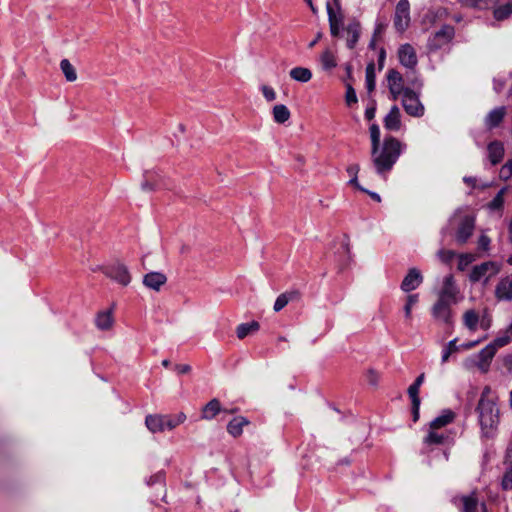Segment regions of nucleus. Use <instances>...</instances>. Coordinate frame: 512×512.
Returning a JSON list of instances; mask_svg holds the SVG:
<instances>
[{
  "instance_id": "nucleus-1",
  "label": "nucleus",
  "mask_w": 512,
  "mask_h": 512,
  "mask_svg": "<svg viewBox=\"0 0 512 512\" xmlns=\"http://www.w3.org/2000/svg\"><path fill=\"white\" fill-rule=\"evenodd\" d=\"M406 145L394 136H386L382 144L371 149V161L377 174L386 177L393 169Z\"/></svg>"
},
{
  "instance_id": "nucleus-2",
  "label": "nucleus",
  "mask_w": 512,
  "mask_h": 512,
  "mask_svg": "<svg viewBox=\"0 0 512 512\" xmlns=\"http://www.w3.org/2000/svg\"><path fill=\"white\" fill-rule=\"evenodd\" d=\"M490 395L491 388L489 386L484 387L477 406L481 430L487 437H490L495 433L500 423V412L497 407V399L490 397Z\"/></svg>"
},
{
  "instance_id": "nucleus-3",
  "label": "nucleus",
  "mask_w": 512,
  "mask_h": 512,
  "mask_svg": "<svg viewBox=\"0 0 512 512\" xmlns=\"http://www.w3.org/2000/svg\"><path fill=\"white\" fill-rule=\"evenodd\" d=\"M453 220L456 221L455 241L459 245L466 244L475 230L476 215L469 213L463 209H458L453 215Z\"/></svg>"
},
{
  "instance_id": "nucleus-4",
  "label": "nucleus",
  "mask_w": 512,
  "mask_h": 512,
  "mask_svg": "<svg viewBox=\"0 0 512 512\" xmlns=\"http://www.w3.org/2000/svg\"><path fill=\"white\" fill-rule=\"evenodd\" d=\"M501 264L496 261H486L472 267L469 280L472 283L483 282L487 285L491 278L499 274Z\"/></svg>"
},
{
  "instance_id": "nucleus-5",
  "label": "nucleus",
  "mask_w": 512,
  "mask_h": 512,
  "mask_svg": "<svg viewBox=\"0 0 512 512\" xmlns=\"http://www.w3.org/2000/svg\"><path fill=\"white\" fill-rule=\"evenodd\" d=\"M330 33L333 37H340L343 28L344 15L340 0H332L326 4Z\"/></svg>"
},
{
  "instance_id": "nucleus-6",
  "label": "nucleus",
  "mask_w": 512,
  "mask_h": 512,
  "mask_svg": "<svg viewBox=\"0 0 512 512\" xmlns=\"http://www.w3.org/2000/svg\"><path fill=\"white\" fill-rule=\"evenodd\" d=\"M401 104L405 112L412 117H422L425 113V107L422 104L419 94L410 88H406L400 96Z\"/></svg>"
},
{
  "instance_id": "nucleus-7",
  "label": "nucleus",
  "mask_w": 512,
  "mask_h": 512,
  "mask_svg": "<svg viewBox=\"0 0 512 512\" xmlns=\"http://www.w3.org/2000/svg\"><path fill=\"white\" fill-rule=\"evenodd\" d=\"M455 37V28L452 25L444 24L427 41V48L435 52L447 44H450Z\"/></svg>"
},
{
  "instance_id": "nucleus-8",
  "label": "nucleus",
  "mask_w": 512,
  "mask_h": 512,
  "mask_svg": "<svg viewBox=\"0 0 512 512\" xmlns=\"http://www.w3.org/2000/svg\"><path fill=\"white\" fill-rule=\"evenodd\" d=\"M410 21L409 0H399L394 15V26L396 30L403 33L409 27Z\"/></svg>"
},
{
  "instance_id": "nucleus-9",
  "label": "nucleus",
  "mask_w": 512,
  "mask_h": 512,
  "mask_svg": "<svg viewBox=\"0 0 512 512\" xmlns=\"http://www.w3.org/2000/svg\"><path fill=\"white\" fill-rule=\"evenodd\" d=\"M387 86L393 100H397L404 93V79L396 69H389L387 72Z\"/></svg>"
},
{
  "instance_id": "nucleus-10",
  "label": "nucleus",
  "mask_w": 512,
  "mask_h": 512,
  "mask_svg": "<svg viewBox=\"0 0 512 512\" xmlns=\"http://www.w3.org/2000/svg\"><path fill=\"white\" fill-rule=\"evenodd\" d=\"M453 302L445 300H437L432 306L431 313L435 321L445 325H452V310L451 304Z\"/></svg>"
},
{
  "instance_id": "nucleus-11",
  "label": "nucleus",
  "mask_w": 512,
  "mask_h": 512,
  "mask_svg": "<svg viewBox=\"0 0 512 512\" xmlns=\"http://www.w3.org/2000/svg\"><path fill=\"white\" fill-rule=\"evenodd\" d=\"M398 59L402 66L407 69H415L418 64V58L414 47L405 43L398 48Z\"/></svg>"
},
{
  "instance_id": "nucleus-12",
  "label": "nucleus",
  "mask_w": 512,
  "mask_h": 512,
  "mask_svg": "<svg viewBox=\"0 0 512 512\" xmlns=\"http://www.w3.org/2000/svg\"><path fill=\"white\" fill-rule=\"evenodd\" d=\"M459 294V289L452 274H449L443 279L442 289L438 293L439 300L456 302Z\"/></svg>"
},
{
  "instance_id": "nucleus-13",
  "label": "nucleus",
  "mask_w": 512,
  "mask_h": 512,
  "mask_svg": "<svg viewBox=\"0 0 512 512\" xmlns=\"http://www.w3.org/2000/svg\"><path fill=\"white\" fill-rule=\"evenodd\" d=\"M494 295L497 301H512V274L502 277L497 282Z\"/></svg>"
},
{
  "instance_id": "nucleus-14",
  "label": "nucleus",
  "mask_w": 512,
  "mask_h": 512,
  "mask_svg": "<svg viewBox=\"0 0 512 512\" xmlns=\"http://www.w3.org/2000/svg\"><path fill=\"white\" fill-rule=\"evenodd\" d=\"M107 276L122 286H128L131 282L129 270L123 264L110 266L107 270Z\"/></svg>"
},
{
  "instance_id": "nucleus-15",
  "label": "nucleus",
  "mask_w": 512,
  "mask_h": 512,
  "mask_svg": "<svg viewBox=\"0 0 512 512\" xmlns=\"http://www.w3.org/2000/svg\"><path fill=\"white\" fill-rule=\"evenodd\" d=\"M423 282V276L417 268L409 269L407 275L401 283V290L405 293L417 289Z\"/></svg>"
},
{
  "instance_id": "nucleus-16",
  "label": "nucleus",
  "mask_w": 512,
  "mask_h": 512,
  "mask_svg": "<svg viewBox=\"0 0 512 512\" xmlns=\"http://www.w3.org/2000/svg\"><path fill=\"white\" fill-rule=\"evenodd\" d=\"M143 284L148 289L159 291L163 285L167 282L165 274L157 271H151L143 276Z\"/></svg>"
},
{
  "instance_id": "nucleus-17",
  "label": "nucleus",
  "mask_w": 512,
  "mask_h": 512,
  "mask_svg": "<svg viewBox=\"0 0 512 512\" xmlns=\"http://www.w3.org/2000/svg\"><path fill=\"white\" fill-rule=\"evenodd\" d=\"M384 127L388 131H399L402 126L401 112L397 105H393L383 119Z\"/></svg>"
},
{
  "instance_id": "nucleus-18",
  "label": "nucleus",
  "mask_w": 512,
  "mask_h": 512,
  "mask_svg": "<svg viewBox=\"0 0 512 512\" xmlns=\"http://www.w3.org/2000/svg\"><path fill=\"white\" fill-rule=\"evenodd\" d=\"M451 441V436L448 433L433 429L429 426L427 435L424 438V443L428 446L443 445Z\"/></svg>"
},
{
  "instance_id": "nucleus-19",
  "label": "nucleus",
  "mask_w": 512,
  "mask_h": 512,
  "mask_svg": "<svg viewBox=\"0 0 512 512\" xmlns=\"http://www.w3.org/2000/svg\"><path fill=\"white\" fill-rule=\"evenodd\" d=\"M342 37H345L349 49H353L360 37V23L356 20L350 22L345 28Z\"/></svg>"
},
{
  "instance_id": "nucleus-20",
  "label": "nucleus",
  "mask_w": 512,
  "mask_h": 512,
  "mask_svg": "<svg viewBox=\"0 0 512 512\" xmlns=\"http://www.w3.org/2000/svg\"><path fill=\"white\" fill-rule=\"evenodd\" d=\"M506 115L504 106L494 108L485 117L484 123L488 130H492L500 125Z\"/></svg>"
},
{
  "instance_id": "nucleus-21",
  "label": "nucleus",
  "mask_w": 512,
  "mask_h": 512,
  "mask_svg": "<svg viewBox=\"0 0 512 512\" xmlns=\"http://www.w3.org/2000/svg\"><path fill=\"white\" fill-rule=\"evenodd\" d=\"M487 151L489 161L493 166L499 164L504 158L505 149L500 141L490 142L487 146Z\"/></svg>"
},
{
  "instance_id": "nucleus-22",
  "label": "nucleus",
  "mask_w": 512,
  "mask_h": 512,
  "mask_svg": "<svg viewBox=\"0 0 512 512\" xmlns=\"http://www.w3.org/2000/svg\"><path fill=\"white\" fill-rule=\"evenodd\" d=\"M453 503L455 505L462 503L461 512H475L478 506V500L475 496V493L461 497H454Z\"/></svg>"
},
{
  "instance_id": "nucleus-23",
  "label": "nucleus",
  "mask_w": 512,
  "mask_h": 512,
  "mask_svg": "<svg viewBox=\"0 0 512 512\" xmlns=\"http://www.w3.org/2000/svg\"><path fill=\"white\" fill-rule=\"evenodd\" d=\"M145 425L152 433H160L165 431L164 415L152 414L146 416Z\"/></svg>"
},
{
  "instance_id": "nucleus-24",
  "label": "nucleus",
  "mask_w": 512,
  "mask_h": 512,
  "mask_svg": "<svg viewBox=\"0 0 512 512\" xmlns=\"http://www.w3.org/2000/svg\"><path fill=\"white\" fill-rule=\"evenodd\" d=\"M249 423V420L243 416L234 417L227 424V431L233 437H239L243 433V427Z\"/></svg>"
},
{
  "instance_id": "nucleus-25",
  "label": "nucleus",
  "mask_w": 512,
  "mask_h": 512,
  "mask_svg": "<svg viewBox=\"0 0 512 512\" xmlns=\"http://www.w3.org/2000/svg\"><path fill=\"white\" fill-rule=\"evenodd\" d=\"M495 354H496V352L494 350V347L492 345H490V344L486 345L478 353L479 362H478L477 366L482 371H487V368H488L491 360L495 356Z\"/></svg>"
},
{
  "instance_id": "nucleus-26",
  "label": "nucleus",
  "mask_w": 512,
  "mask_h": 512,
  "mask_svg": "<svg viewBox=\"0 0 512 512\" xmlns=\"http://www.w3.org/2000/svg\"><path fill=\"white\" fill-rule=\"evenodd\" d=\"M300 298V293L296 290L287 291L280 294L274 303L273 310L275 312L281 311L290 301Z\"/></svg>"
},
{
  "instance_id": "nucleus-27",
  "label": "nucleus",
  "mask_w": 512,
  "mask_h": 512,
  "mask_svg": "<svg viewBox=\"0 0 512 512\" xmlns=\"http://www.w3.org/2000/svg\"><path fill=\"white\" fill-rule=\"evenodd\" d=\"M454 418H455L454 412L449 410V409H447V410H444L441 415H439L434 420H432L430 422L429 426H431L433 429H439L440 430L441 428H443L446 425H448L451 422H453Z\"/></svg>"
},
{
  "instance_id": "nucleus-28",
  "label": "nucleus",
  "mask_w": 512,
  "mask_h": 512,
  "mask_svg": "<svg viewBox=\"0 0 512 512\" xmlns=\"http://www.w3.org/2000/svg\"><path fill=\"white\" fill-rule=\"evenodd\" d=\"M273 119L278 124L286 123L290 117L291 113L288 107L284 104H277L272 108Z\"/></svg>"
},
{
  "instance_id": "nucleus-29",
  "label": "nucleus",
  "mask_w": 512,
  "mask_h": 512,
  "mask_svg": "<svg viewBox=\"0 0 512 512\" xmlns=\"http://www.w3.org/2000/svg\"><path fill=\"white\" fill-rule=\"evenodd\" d=\"M113 314L111 310L102 311L96 316V326L100 330H109L113 326Z\"/></svg>"
},
{
  "instance_id": "nucleus-30",
  "label": "nucleus",
  "mask_w": 512,
  "mask_h": 512,
  "mask_svg": "<svg viewBox=\"0 0 512 512\" xmlns=\"http://www.w3.org/2000/svg\"><path fill=\"white\" fill-rule=\"evenodd\" d=\"M220 410L221 404L218 399L214 398L203 407L202 418L211 420L220 412Z\"/></svg>"
},
{
  "instance_id": "nucleus-31",
  "label": "nucleus",
  "mask_w": 512,
  "mask_h": 512,
  "mask_svg": "<svg viewBox=\"0 0 512 512\" xmlns=\"http://www.w3.org/2000/svg\"><path fill=\"white\" fill-rule=\"evenodd\" d=\"M289 74L293 80L301 83H307L312 78V72L305 67H295L290 70Z\"/></svg>"
},
{
  "instance_id": "nucleus-32",
  "label": "nucleus",
  "mask_w": 512,
  "mask_h": 512,
  "mask_svg": "<svg viewBox=\"0 0 512 512\" xmlns=\"http://www.w3.org/2000/svg\"><path fill=\"white\" fill-rule=\"evenodd\" d=\"M365 83L368 93H372L376 87V71L374 62H370L366 66Z\"/></svg>"
},
{
  "instance_id": "nucleus-33",
  "label": "nucleus",
  "mask_w": 512,
  "mask_h": 512,
  "mask_svg": "<svg viewBox=\"0 0 512 512\" xmlns=\"http://www.w3.org/2000/svg\"><path fill=\"white\" fill-rule=\"evenodd\" d=\"M260 325L257 321L240 324L236 329V334L239 339H243L249 334L255 333L259 330Z\"/></svg>"
},
{
  "instance_id": "nucleus-34",
  "label": "nucleus",
  "mask_w": 512,
  "mask_h": 512,
  "mask_svg": "<svg viewBox=\"0 0 512 512\" xmlns=\"http://www.w3.org/2000/svg\"><path fill=\"white\" fill-rule=\"evenodd\" d=\"M463 323L470 331H475L479 323V315L475 310L469 309L463 314Z\"/></svg>"
},
{
  "instance_id": "nucleus-35",
  "label": "nucleus",
  "mask_w": 512,
  "mask_h": 512,
  "mask_svg": "<svg viewBox=\"0 0 512 512\" xmlns=\"http://www.w3.org/2000/svg\"><path fill=\"white\" fill-rule=\"evenodd\" d=\"M60 68L68 82H74L77 80V72L74 66L68 59H62L60 62Z\"/></svg>"
},
{
  "instance_id": "nucleus-36",
  "label": "nucleus",
  "mask_w": 512,
  "mask_h": 512,
  "mask_svg": "<svg viewBox=\"0 0 512 512\" xmlns=\"http://www.w3.org/2000/svg\"><path fill=\"white\" fill-rule=\"evenodd\" d=\"M506 469L501 480V488L512 490V459H505Z\"/></svg>"
},
{
  "instance_id": "nucleus-37",
  "label": "nucleus",
  "mask_w": 512,
  "mask_h": 512,
  "mask_svg": "<svg viewBox=\"0 0 512 512\" xmlns=\"http://www.w3.org/2000/svg\"><path fill=\"white\" fill-rule=\"evenodd\" d=\"M408 395L411 398L413 410H414V420L418 419L419 415V407H420V398H419V387L410 385L408 388Z\"/></svg>"
},
{
  "instance_id": "nucleus-38",
  "label": "nucleus",
  "mask_w": 512,
  "mask_h": 512,
  "mask_svg": "<svg viewBox=\"0 0 512 512\" xmlns=\"http://www.w3.org/2000/svg\"><path fill=\"white\" fill-rule=\"evenodd\" d=\"M320 60L324 70H332L337 66L336 57L329 49L321 54Z\"/></svg>"
},
{
  "instance_id": "nucleus-39",
  "label": "nucleus",
  "mask_w": 512,
  "mask_h": 512,
  "mask_svg": "<svg viewBox=\"0 0 512 512\" xmlns=\"http://www.w3.org/2000/svg\"><path fill=\"white\" fill-rule=\"evenodd\" d=\"M512 14V2H508L502 6H499L494 9L493 15L494 18L498 21H502L510 17Z\"/></svg>"
},
{
  "instance_id": "nucleus-40",
  "label": "nucleus",
  "mask_w": 512,
  "mask_h": 512,
  "mask_svg": "<svg viewBox=\"0 0 512 512\" xmlns=\"http://www.w3.org/2000/svg\"><path fill=\"white\" fill-rule=\"evenodd\" d=\"M477 248H478V251L484 253L485 255L490 254L491 239L485 232H482L479 235L478 240H477Z\"/></svg>"
},
{
  "instance_id": "nucleus-41",
  "label": "nucleus",
  "mask_w": 512,
  "mask_h": 512,
  "mask_svg": "<svg viewBox=\"0 0 512 512\" xmlns=\"http://www.w3.org/2000/svg\"><path fill=\"white\" fill-rule=\"evenodd\" d=\"M369 134H370V140H371V149L382 144L380 128L376 123H373L372 125H370Z\"/></svg>"
},
{
  "instance_id": "nucleus-42",
  "label": "nucleus",
  "mask_w": 512,
  "mask_h": 512,
  "mask_svg": "<svg viewBox=\"0 0 512 512\" xmlns=\"http://www.w3.org/2000/svg\"><path fill=\"white\" fill-rule=\"evenodd\" d=\"M419 301V295L418 294H409L407 296V301H406V304L404 306V313H405V318L407 320H411L412 319V307L414 305H416Z\"/></svg>"
},
{
  "instance_id": "nucleus-43",
  "label": "nucleus",
  "mask_w": 512,
  "mask_h": 512,
  "mask_svg": "<svg viewBox=\"0 0 512 512\" xmlns=\"http://www.w3.org/2000/svg\"><path fill=\"white\" fill-rule=\"evenodd\" d=\"M475 257L471 253H462L458 256V270L464 271L472 262Z\"/></svg>"
},
{
  "instance_id": "nucleus-44",
  "label": "nucleus",
  "mask_w": 512,
  "mask_h": 512,
  "mask_svg": "<svg viewBox=\"0 0 512 512\" xmlns=\"http://www.w3.org/2000/svg\"><path fill=\"white\" fill-rule=\"evenodd\" d=\"M506 192V188H502L496 196L492 199V201L488 204L489 209L497 210L501 209L504 204V194Z\"/></svg>"
},
{
  "instance_id": "nucleus-45",
  "label": "nucleus",
  "mask_w": 512,
  "mask_h": 512,
  "mask_svg": "<svg viewBox=\"0 0 512 512\" xmlns=\"http://www.w3.org/2000/svg\"><path fill=\"white\" fill-rule=\"evenodd\" d=\"M359 169L358 165H352L347 168V172L352 176L348 183L358 190H363V187L358 182Z\"/></svg>"
},
{
  "instance_id": "nucleus-46",
  "label": "nucleus",
  "mask_w": 512,
  "mask_h": 512,
  "mask_svg": "<svg viewBox=\"0 0 512 512\" xmlns=\"http://www.w3.org/2000/svg\"><path fill=\"white\" fill-rule=\"evenodd\" d=\"M511 340H512V337L509 334H507L506 331H504V333L502 335L496 337L489 344L492 345L494 347L495 352H497L498 348H501V347L507 345L508 343H510Z\"/></svg>"
},
{
  "instance_id": "nucleus-47",
  "label": "nucleus",
  "mask_w": 512,
  "mask_h": 512,
  "mask_svg": "<svg viewBox=\"0 0 512 512\" xmlns=\"http://www.w3.org/2000/svg\"><path fill=\"white\" fill-rule=\"evenodd\" d=\"M499 176L503 180H509L512 177V159L508 160L500 169Z\"/></svg>"
},
{
  "instance_id": "nucleus-48",
  "label": "nucleus",
  "mask_w": 512,
  "mask_h": 512,
  "mask_svg": "<svg viewBox=\"0 0 512 512\" xmlns=\"http://www.w3.org/2000/svg\"><path fill=\"white\" fill-rule=\"evenodd\" d=\"M345 101L347 105L355 104L358 101L356 92L350 84L346 85Z\"/></svg>"
},
{
  "instance_id": "nucleus-49",
  "label": "nucleus",
  "mask_w": 512,
  "mask_h": 512,
  "mask_svg": "<svg viewBox=\"0 0 512 512\" xmlns=\"http://www.w3.org/2000/svg\"><path fill=\"white\" fill-rule=\"evenodd\" d=\"M437 256L442 262L448 263L454 258L455 253L452 250L440 249Z\"/></svg>"
},
{
  "instance_id": "nucleus-50",
  "label": "nucleus",
  "mask_w": 512,
  "mask_h": 512,
  "mask_svg": "<svg viewBox=\"0 0 512 512\" xmlns=\"http://www.w3.org/2000/svg\"><path fill=\"white\" fill-rule=\"evenodd\" d=\"M261 91H262L264 98L267 101L271 102L276 99V92L274 91V89L272 87H270L268 85H262Z\"/></svg>"
},
{
  "instance_id": "nucleus-51",
  "label": "nucleus",
  "mask_w": 512,
  "mask_h": 512,
  "mask_svg": "<svg viewBox=\"0 0 512 512\" xmlns=\"http://www.w3.org/2000/svg\"><path fill=\"white\" fill-rule=\"evenodd\" d=\"M466 5L473 7V8H488L489 2L488 0H465Z\"/></svg>"
},
{
  "instance_id": "nucleus-52",
  "label": "nucleus",
  "mask_w": 512,
  "mask_h": 512,
  "mask_svg": "<svg viewBox=\"0 0 512 512\" xmlns=\"http://www.w3.org/2000/svg\"><path fill=\"white\" fill-rule=\"evenodd\" d=\"M164 424H165V430L166 429L172 430L176 426H178L177 421L175 420V418L172 417V416H169V415H164Z\"/></svg>"
},
{
  "instance_id": "nucleus-53",
  "label": "nucleus",
  "mask_w": 512,
  "mask_h": 512,
  "mask_svg": "<svg viewBox=\"0 0 512 512\" xmlns=\"http://www.w3.org/2000/svg\"><path fill=\"white\" fill-rule=\"evenodd\" d=\"M502 363L505 369L512 373V354H506L502 357Z\"/></svg>"
},
{
  "instance_id": "nucleus-54",
  "label": "nucleus",
  "mask_w": 512,
  "mask_h": 512,
  "mask_svg": "<svg viewBox=\"0 0 512 512\" xmlns=\"http://www.w3.org/2000/svg\"><path fill=\"white\" fill-rule=\"evenodd\" d=\"M375 114H376V105L375 104L366 108L365 117L367 120L371 121L372 119H374Z\"/></svg>"
},
{
  "instance_id": "nucleus-55",
  "label": "nucleus",
  "mask_w": 512,
  "mask_h": 512,
  "mask_svg": "<svg viewBox=\"0 0 512 512\" xmlns=\"http://www.w3.org/2000/svg\"><path fill=\"white\" fill-rule=\"evenodd\" d=\"M175 370L179 374H187L191 371V366L189 364H178L175 365Z\"/></svg>"
},
{
  "instance_id": "nucleus-56",
  "label": "nucleus",
  "mask_w": 512,
  "mask_h": 512,
  "mask_svg": "<svg viewBox=\"0 0 512 512\" xmlns=\"http://www.w3.org/2000/svg\"><path fill=\"white\" fill-rule=\"evenodd\" d=\"M361 191L364 192V193H367L376 202H381V197H380V195L378 193L369 191V190H367L365 188H363V190H361Z\"/></svg>"
},
{
  "instance_id": "nucleus-57",
  "label": "nucleus",
  "mask_w": 512,
  "mask_h": 512,
  "mask_svg": "<svg viewBox=\"0 0 512 512\" xmlns=\"http://www.w3.org/2000/svg\"><path fill=\"white\" fill-rule=\"evenodd\" d=\"M463 181L468 184L469 186H471L472 188H475L476 187V182H477V179L475 177H471V176H465L463 178Z\"/></svg>"
},
{
  "instance_id": "nucleus-58",
  "label": "nucleus",
  "mask_w": 512,
  "mask_h": 512,
  "mask_svg": "<svg viewBox=\"0 0 512 512\" xmlns=\"http://www.w3.org/2000/svg\"><path fill=\"white\" fill-rule=\"evenodd\" d=\"M456 341H457L456 339H453V340L449 341L445 348L451 350L452 353L456 352L458 350V346L456 345Z\"/></svg>"
},
{
  "instance_id": "nucleus-59",
  "label": "nucleus",
  "mask_w": 512,
  "mask_h": 512,
  "mask_svg": "<svg viewBox=\"0 0 512 512\" xmlns=\"http://www.w3.org/2000/svg\"><path fill=\"white\" fill-rule=\"evenodd\" d=\"M504 85L505 82L503 80H494V89L496 90V92H501Z\"/></svg>"
},
{
  "instance_id": "nucleus-60",
  "label": "nucleus",
  "mask_w": 512,
  "mask_h": 512,
  "mask_svg": "<svg viewBox=\"0 0 512 512\" xmlns=\"http://www.w3.org/2000/svg\"><path fill=\"white\" fill-rule=\"evenodd\" d=\"M451 354H452V351L445 348L443 350L442 357H441L442 363H445L446 361H448Z\"/></svg>"
},
{
  "instance_id": "nucleus-61",
  "label": "nucleus",
  "mask_w": 512,
  "mask_h": 512,
  "mask_svg": "<svg viewBox=\"0 0 512 512\" xmlns=\"http://www.w3.org/2000/svg\"><path fill=\"white\" fill-rule=\"evenodd\" d=\"M424 378H425V375L424 373H421L415 380V382L412 384L414 386H417L420 388V386L422 385L423 381H424Z\"/></svg>"
},
{
  "instance_id": "nucleus-62",
  "label": "nucleus",
  "mask_w": 512,
  "mask_h": 512,
  "mask_svg": "<svg viewBox=\"0 0 512 512\" xmlns=\"http://www.w3.org/2000/svg\"><path fill=\"white\" fill-rule=\"evenodd\" d=\"M174 418L177 421V424L179 425L185 421L186 415L181 412V413L177 414L176 416H174Z\"/></svg>"
},
{
  "instance_id": "nucleus-63",
  "label": "nucleus",
  "mask_w": 512,
  "mask_h": 512,
  "mask_svg": "<svg viewBox=\"0 0 512 512\" xmlns=\"http://www.w3.org/2000/svg\"><path fill=\"white\" fill-rule=\"evenodd\" d=\"M481 340H476V341H473V342H469V343H464L462 344V348L464 349H470L474 346H476Z\"/></svg>"
},
{
  "instance_id": "nucleus-64",
  "label": "nucleus",
  "mask_w": 512,
  "mask_h": 512,
  "mask_svg": "<svg viewBox=\"0 0 512 512\" xmlns=\"http://www.w3.org/2000/svg\"><path fill=\"white\" fill-rule=\"evenodd\" d=\"M505 459H512V439H511V442L506 450Z\"/></svg>"
}]
</instances>
